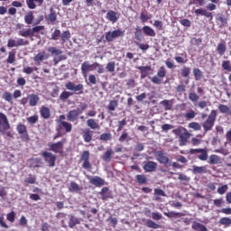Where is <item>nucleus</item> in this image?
Here are the masks:
<instances>
[{
	"mask_svg": "<svg viewBox=\"0 0 231 231\" xmlns=\"http://www.w3.org/2000/svg\"><path fill=\"white\" fill-rule=\"evenodd\" d=\"M10 121L5 113L0 112V133L7 138H14V133L12 132Z\"/></svg>",
	"mask_w": 231,
	"mask_h": 231,
	"instance_id": "nucleus-1",
	"label": "nucleus"
},
{
	"mask_svg": "<svg viewBox=\"0 0 231 231\" xmlns=\"http://www.w3.org/2000/svg\"><path fill=\"white\" fill-rule=\"evenodd\" d=\"M172 134H176V136H179V144L180 147L187 145L191 136L190 133H189V130L183 126H180L172 130Z\"/></svg>",
	"mask_w": 231,
	"mask_h": 231,
	"instance_id": "nucleus-2",
	"label": "nucleus"
},
{
	"mask_svg": "<svg viewBox=\"0 0 231 231\" xmlns=\"http://www.w3.org/2000/svg\"><path fill=\"white\" fill-rule=\"evenodd\" d=\"M97 69V73H104V66L98 62H94L93 64H89V61H84L81 64V73L83 77L86 79L88 77V73L89 71H95Z\"/></svg>",
	"mask_w": 231,
	"mask_h": 231,
	"instance_id": "nucleus-3",
	"label": "nucleus"
},
{
	"mask_svg": "<svg viewBox=\"0 0 231 231\" xmlns=\"http://www.w3.org/2000/svg\"><path fill=\"white\" fill-rule=\"evenodd\" d=\"M86 109H88V104L80 103L79 107L69 111V113L67 114V120L69 122H75L76 120H78L79 116H80V115H82V113L86 111Z\"/></svg>",
	"mask_w": 231,
	"mask_h": 231,
	"instance_id": "nucleus-4",
	"label": "nucleus"
},
{
	"mask_svg": "<svg viewBox=\"0 0 231 231\" xmlns=\"http://www.w3.org/2000/svg\"><path fill=\"white\" fill-rule=\"evenodd\" d=\"M216 118H217V111L211 110L210 114L208 116V120H206L202 124V127L206 133H208V131H212V128L216 124Z\"/></svg>",
	"mask_w": 231,
	"mask_h": 231,
	"instance_id": "nucleus-5",
	"label": "nucleus"
},
{
	"mask_svg": "<svg viewBox=\"0 0 231 231\" xmlns=\"http://www.w3.org/2000/svg\"><path fill=\"white\" fill-rule=\"evenodd\" d=\"M44 30V25H37L33 28L23 29L18 32V35L21 37H33L35 33L42 32Z\"/></svg>",
	"mask_w": 231,
	"mask_h": 231,
	"instance_id": "nucleus-6",
	"label": "nucleus"
},
{
	"mask_svg": "<svg viewBox=\"0 0 231 231\" xmlns=\"http://www.w3.org/2000/svg\"><path fill=\"white\" fill-rule=\"evenodd\" d=\"M125 35V31L122 29H117L114 31L106 32L105 34V39L107 42H113L115 39H118V37H124Z\"/></svg>",
	"mask_w": 231,
	"mask_h": 231,
	"instance_id": "nucleus-7",
	"label": "nucleus"
},
{
	"mask_svg": "<svg viewBox=\"0 0 231 231\" xmlns=\"http://www.w3.org/2000/svg\"><path fill=\"white\" fill-rule=\"evenodd\" d=\"M41 156L43 158L45 163L48 164V167H55V162H57V155L53 154L51 152L44 151L41 153Z\"/></svg>",
	"mask_w": 231,
	"mask_h": 231,
	"instance_id": "nucleus-8",
	"label": "nucleus"
},
{
	"mask_svg": "<svg viewBox=\"0 0 231 231\" xmlns=\"http://www.w3.org/2000/svg\"><path fill=\"white\" fill-rule=\"evenodd\" d=\"M64 143H66V139H62L57 143H50L48 144L49 151H52V152H55L56 154H62V152H64Z\"/></svg>",
	"mask_w": 231,
	"mask_h": 231,
	"instance_id": "nucleus-9",
	"label": "nucleus"
},
{
	"mask_svg": "<svg viewBox=\"0 0 231 231\" xmlns=\"http://www.w3.org/2000/svg\"><path fill=\"white\" fill-rule=\"evenodd\" d=\"M90 156L91 154L89 153V151H83L80 156V162H83L82 168L86 171H91V169H93V166L89 162Z\"/></svg>",
	"mask_w": 231,
	"mask_h": 231,
	"instance_id": "nucleus-10",
	"label": "nucleus"
},
{
	"mask_svg": "<svg viewBox=\"0 0 231 231\" xmlns=\"http://www.w3.org/2000/svg\"><path fill=\"white\" fill-rule=\"evenodd\" d=\"M65 88L69 91H73L75 95H82L84 93V85L80 83L78 85H75V83L69 81L65 85Z\"/></svg>",
	"mask_w": 231,
	"mask_h": 231,
	"instance_id": "nucleus-11",
	"label": "nucleus"
},
{
	"mask_svg": "<svg viewBox=\"0 0 231 231\" xmlns=\"http://www.w3.org/2000/svg\"><path fill=\"white\" fill-rule=\"evenodd\" d=\"M30 42L23 38H18L16 41L14 39H9L7 42V48H19V46H28Z\"/></svg>",
	"mask_w": 231,
	"mask_h": 231,
	"instance_id": "nucleus-12",
	"label": "nucleus"
},
{
	"mask_svg": "<svg viewBox=\"0 0 231 231\" xmlns=\"http://www.w3.org/2000/svg\"><path fill=\"white\" fill-rule=\"evenodd\" d=\"M156 160L165 167H171V159L163 152V151H158L155 153Z\"/></svg>",
	"mask_w": 231,
	"mask_h": 231,
	"instance_id": "nucleus-13",
	"label": "nucleus"
},
{
	"mask_svg": "<svg viewBox=\"0 0 231 231\" xmlns=\"http://www.w3.org/2000/svg\"><path fill=\"white\" fill-rule=\"evenodd\" d=\"M166 75H167V70L165 69V67L162 66L159 68L157 71V76H154L151 79V82H152V84H161L162 79H164Z\"/></svg>",
	"mask_w": 231,
	"mask_h": 231,
	"instance_id": "nucleus-14",
	"label": "nucleus"
},
{
	"mask_svg": "<svg viewBox=\"0 0 231 231\" xmlns=\"http://www.w3.org/2000/svg\"><path fill=\"white\" fill-rule=\"evenodd\" d=\"M200 153L199 155H198L199 160H200L201 162H207V160L208 159V152H207V149H190L189 150V154H198Z\"/></svg>",
	"mask_w": 231,
	"mask_h": 231,
	"instance_id": "nucleus-15",
	"label": "nucleus"
},
{
	"mask_svg": "<svg viewBox=\"0 0 231 231\" xmlns=\"http://www.w3.org/2000/svg\"><path fill=\"white\" fill-rule=\"evenodd\" d=\"M89 183L91 185H94V187H97V188H100V187H104V185H106V180L102 179L101 177H98V176H87Z\"/></svg>",
	"mask_w": 231,
	"mask_h": 231,
	"instance_id": "nucleus-16",
	"label": "nucleus"
},
{
	"mask_svg": "<svg viewBox=\"0 0 231 231\" xmlns=\"http://www.w3.org/2000/svg\"><path fill=\"white\" fill-rule=\"evenodd\" d=\"M95 132H93L89 128H84L81 130V136L86 143H90V142H93V134Z\"/></svg>",
	"mask_w": 231,
	"mask_h": 231,
	"instance_id": "nucleus-17",
	"label": "nucleus"
},
{
	"mask_svg": "<svg viewBox=\"0 0 231 231\" xmlns=\"http://www.w3.org/2000/svg\"><path fill=\"white\" fill-rule=\"evenodd\" d=\"M143 169L145 172H156L158 163L152 161L143 162Z\"/></svg>",
	"mask_w": 231,
	"mask_h": 231,
	"instance_id": "nucleus-18",
	"label": "nucleus"
},
{
	"mask_svg": "<svg viewBox=\"0 0 231 231\" xmlns=\"http://www.w3.org/2000/svg\"><path fill=\"white\" fill-rule=\"evenodd\" d=\"M45 21L48 24H56L57 23V11L53 7L50 8V14L45 15Z\"/></svg>",
	"mask_w": 231,
	"mask_h": 231,
	"instance_id": "nucleus-19",
	"label": "nucleus"
},
{
	"mask_svg": "<svg viewBox=\"0 0 231 231\" xmlns=\"http://www.w3.org/2000/svg\"><path fill=\"white\" fill-rule=\"evenodd\" d=\"M48 59H50V54L46 53V51H42L33 57V61L36 66H41V62H42V60H48Z\"/></svg>",
	"mask_w": 231,
	"mask_h": 231,
	"instance_id": "nucleus-20",
	"label": "nucleus"
},
{
	"mask_svg": "<svg viewBox=\"0 0 231 231\" xmlns=\"http://www.w3.org/2000/svg\"><path fill=\"white\" fill-rule=\"evenodd\" d=\"M16 131L18 134H20L22 140H28V129L26 128V125L23 124L17 125Z\"/></svg>",
	"mask_w": 231,
	"mask_h": 231,
	"instance_id": "nucleus-21",
	"label": "nucleus"
},
{
	"mask_svg": "<svg viewBox=\"0 0 231 231\" xmlns=\"http://www.w3.org/2000/svg\"><path fill=\"white\" fill-rule=\"evenodd\" d=\"M196 15H203V17H207V19H209V21H212L214 19V15L210 11H208L207 9L199 8L195 10Z\"/></svg>",
	"mask_w": 231,
	"mask_h": 231,
	"instance_id": "nucleus-22",
	"label": "nucleus"
},
{
	"mask_svg": "<svg viewBox=\"0 0 231 231\" xmlns=\"http://www.w3.org/2000/svg\"><path fill=\"white\" fill-rule=\"evenodd\" d=\"M217 23L219 25V28H223L228 24V19L223 15V14H217L216 15Z\"/></svg>",
	"mask_w": 231,
	"mask_h": 231,
	"instance_id": "nucleus-23",
	"label": "nucleus"
},
{
	"mask_svg": "<svg viewBox=\"0 0 231 231\" xmlns=\"http://www.w3.org/2000/svg\"><path fill=\"white\" fill-rule=\"evenodd\" d=\"M40 115L44 120H48L51 117V111L48 106H42L40 108Z\"/></svg>",
	"mask_w": 231,
	"mask_h": 231,
	"instance_id": "nucleus-24",
	"label": "nucleus"
},
{
	"mask_svg": "<svg viewBox=\"0 0 231 231\" xmlns=\"http://www.w3.org/2000/svg\"><path fill=\"white\" fill-rule=\"evenodd\" d=\"M35 3H37L38 6H42L44 0H26V5L30 10H35L37 8Z\"/></svg>",
	"mask_w": 231,
	"mask_h": 231,
	"instance_id": "nucleus-25",
	"label": "nucleus"
},
{
	"mask_svg": "<svg viewBox=\"0 0 231 231\" xmlns=\"http://www.w3.org/2000/svg\"><path fill=\"white\" fill-rule=\"evenodd\" d=\"M39 100H41V97L37 94L29 95V106L31 107H35L39 104Z\"/></svg>",
	"mask_w": 231,
	"mask_h": 231,
	"instance_id": "nucleus-26",
	"label": "nucleus"
},
{
	"mask_svg": "<svg viewBox=\"0 0 231 231\" xmlns=\"http://www.w3.org/2000/svg\"><path fill=\"white\" fill-rule=\"evenodd\" d=\"M99 194H100L101 199H103V201H106V199H109V198H111V190L107 187L102 188Z\"/></svg>",
	"mask_w": 231,
	"mask_h": 231,
	"instance_id": "nucleus-27",
	"label": "nucleus"
},
{
	"mask_svg": "<svg viewBox=\"0 0 231 231\" xmlns=\"http://www.w3.org/2000/svg\"><path fill=\"white\" fill-rule=\"evenodd\" d=\"M143 32L144 35H147V37H156V32L149 25H144L143 27Z\"/></svg>",
	"mask_w": 231,
	"mask_h": 231,
	"instance_id": "nucleus-28",
	"label": "nucleus"
},
{
	"mask_svg": "<svg viewBox=\"0 0 231 231\" xmlns=\"http://www.w3.org/2000/svg\"><path fill=\"white\" fill-rule=\"evenodd\" d=\"M58 127H60V129H65V133H71V130L73 129V125H71V123L69 122H60V124L58 125Z\"/></svg>",
	"mask_w": 231,
	"mask_h": 231,
	"instance_id": "nucleus-29",
	"label": "nucleus"
},
{
	"mask_svg": "<svg viewBox=\"0 0 231 231\" xmlns=\"http://www.w3.org/2000/svg\"><path fill=\"white\" fill-rule=\"evenodd\" d=\"M217 51L220 56H223L225 53H226V42L225 41H222V42L217 44Z\"/></svg>",
	"mask_w": 231,
	"mask_h": 231,
	"instance_id": "nucleus-30",
	"label": "nucleus"
},
{
	"mask_svg": "<svg viewBox=\"0 0 231 231\" xmlns=\"http://www.w3.org/2000/svg\"><path fill=\"white\" fill-rule=\"evenodd\" d=\"M106 19L110 21L113 24L118 21V17L116 16V12L110 10L106 13Z\"/></svg>",
	"mask_w": 231,
	"mask_h": 231,
	"instance_id": "nucleus-31",
	"label": "nucleus"
},
{
	"mask_svg": "<svg viewBox=\"0 0 231 231\" xmlns=\"http://www.w3.org/2000/svg\"><path fill=\"white\" fill-rule=\"evenodd\" d=\"M116 107H118V101L110 100L109 104L106 106V109L110 115H113V111H116Z\"/></svg>",
	"mask_w": 231,
	"mask_h": 231,
	"instance_id": "nucleus-32",
	"label": "nucleus"
},
{
	"mask_svg": "<svg viewBox=\"0 0 231 231\" xmlns=\"http://www.w3.org/2000/svg\"><path fill=\"white\" fill-rule=\"evenodd\" d=\"M154 196H155V199H154L155 201H162V198H160V196H162V198H167V194L162 189H155Z\"/></svg>",
	"mask_w": 231,
	"mask_h": 231,
	"instance_id": "nucleus-33",
	"label": "nucleus"
},
{
	"mask_svg": "<svg viewBox=\"0 0 231 231\" xmlns=\"http://www.w3.org/2000/svg\"><path fill=\"white\" fill-rule=\"evenodd\" d=\"M191 228L192 230H196V231H208V229H207V226H203V224L199 223V222H196L194 221L191 225Z\"/></svg>",
	"mask_w": 231,
	"mask_h": 231,
	"instance_id": "nucleus-34",
	"label": "nucleus"
},
{
	"mask_svg": "<svg viewBox=\"0 0 231 231\" xmlns=\"http://www.w3.org/2000/svg\"><path fill=\"white\" fill-rule=\"evenodd\" d=\"M193 174H206L207 172V166H193L192 169Z\"/></svg>",
	"mask_w": 231,
	"mask_h": 231,
	"instance_id": "nucleus-35",
	"label": "nucleus"
},
{
	"mask_svg": "<svg viewBox=\"0 0 231 231\" xmlns=\"http://www.w3.org/2000/svg\"><path fill=\"white\" fill-rule=\"evenodd\" d=\"M118 142H120V143H124L125 142H131V136H129V134L126 130L122 132V134L118 138Z\"/></svg>",
	"mask_w": 231,
	"mask_h": 231,
	"instance_id": "nucleus-36",
	"label": "nucleus"
},
{
	"mask_svg": "<svg viewBox=\"0 0 231 231\" xmlns=\"http://www.w3.org/2000/svg\"><path fill=\"white\" fill-rule=\"evenodd\" d=\"M135 41L141 42L143 39V32H142V27L137 26L134 32Z\"/></svg>",
	"mask_w": 231,
	"mask_h": 231,
	"instance_id": "nucleus-37",
	"label": "nucleus"
},
{
	"mask_svg": "<svg viewBox=\"0 0 231 231\" xmlns=\"http://www.w3.org/2000/svg\"><path fill=\"white\" fill-rule=\"evenodd\" d=\"M87 125L88 127H89L90 129H100V125H98V123H97V121H95V119H88L87 121Z\"/></svg>",
	"mask_w": 231,
	"mask_h": 231,
	"instance_id": "nucleus-38",
	"label": "nucleus"
},
{
	"mask_svg": "<svg viewBox=\"0 0 231 231\" xmlns=\"http://www.w3.org/2000/svg\"><path fill=\"white\" fill-rule=\"evenodd\" d=\"M69 39H71V32H69V31H64L60 34V41H61L62 44H64V42H68V41Z\"/></svg>",
	"mask_w": 231,
	"mask_h": 231,
	"instance_id": "nucleus-39",
	"label": "nucleus"
},
{
	"mask_svg": "<svg viewBox=\"0 0 231 231\" xmlns=\"http://www.w3.org/2000/svg\"><path fill=\"white\" fill-rule=\"evenodd\" d=\"M70 192H81L82 187H80L77 182L71 181L70 182V188H69Z\"/></svg>",
	"mask_w": 231,
	"mask_h": 231,
	"instance_id": "nucleus-40",
	"label": "nucleus"
},
{
	"mask_svg": "<svg viewBox=\"0 0 231 231\" xmlns=\"http://www.w3.org/2000/svg\"><path fill=\"white\" fill-rule=\"evenodd\" d=\"M77 225H80V219L75 217H71L69 220V228H75Z\"/></svg>",
	"mask_w": 231,
	"mask_h": 231,
	"instance_id": "nucleus-41",
	"label": "nucleus"
},
{
	"mask_svg": "<svg viewBox=\"0 0 231 231\" xmlns=\"http://www.w3.org/2000/svg\"><path fill=\"white\" fill-rule=\"evenodd\" d=\"M112 158H113V150L107 149L105 154L102 156V160H104V162H111Z\"/></svg>",
	"mask_w": 231,
	"mask_h": 231,
	"instance_id": "nucleus-42",
	"label": "nucleus"
},
{
	"mask_svg": "<svg viewBox=\"0 0 231 231\" xmlns=\"http://www.w3.org/2000/svg\"><path fill=\"white\" fill-rule=\"evenodd\" d=\"M221 162V158L216 154H212L209 156V162L210 165H217Z\"/></svg>",
	"mask_w": 231,
	"mask_h": 231,
	"instance_id": "nucleus-43",
	"label": "nucleus"
},
{
	"mask_svg": "<svg viewBox=\"0 0 231 231\" xmlns=\"http://www.w3.org/2000/svg\"><path fill=\"white\" fill-rule=\"evenodd\" d=\"M24 183H26V185H34V183H37V177L29 174V177L24 180Z\"/></svg>",
	"mask_w": 231,
	"mask_h": 231,
	"instance_id": "nucleus-44",
	"label": "nucleus"
},
{
	"mask_svg": "<svg viewBox=\"0 0 231 231\" xmlns=\"http://www.w3.org/2000/svg\"><path fill=\"white\" fill-rule=\"evenodd\" d=\"M136 181L139 185H145L147 183V176L144 174L136 175Z\"/></svg>",
	"mask_w": 231,
	"mask_h": 231,
	"instance_id": "nucleus-45",
	"label": "nucleus"
},
{
	"mask_svg": "<svg viewBox=\"0 0 231 231\" xmlns=\"http://www.w3.org/2000/svg\"><path fill=\"white\" fill-rule=\"evenodd\" d=\"M145 226L148 228H153L154 230L160 228V225L151 219L146 220Z\"/></svg>",
	"mask_w": 231,
	"mask_h": 231,
	"instance_id": "nucleus-46",
	"label": "nucleus"
},
{
	"mask_svg": "<svg viewBox=\"0 0 231 231\" xmlns=\"http://www.w3.org/2000/svg\"><path fill=\"white\" fill-rule=\"evenodd\" d=\"M3 98L5 100V102H9V104H14V96H12V93L5 91L3 94Z\"/></svg>",
	"mask_w": 231,
	"mask_h": 231,
	"instance_id": "nucleus-47",
	"label": "nucleus"
},
{
	"mask_svg": "<svg viewBox=\"0 0 231 231\" xmlns=\"http://www.w3.org/2000/svg\"><path fill=\"white\" fill-rule=\"evenodd\" d=\"M137 69L142 73V75H144V77H147L149 75V72L151 71V66H140L137 67Z\"/></svg>",
	"mask_w": 231,
	"mask_h": 231,
	"instance_id": "nucleus-48",
	"label": "nucleus"
},
{
	"mask_svg": "<svg viewBox=\"0 0 231 231\" xmlns=\"http://www.w3.org/2000/svg\"><path fill=\"white\" fill-rule=\"evenodd\" d=\"M99 140L102 142H109V140H113V134H111V133L101 134Z\"/></svg>",
	"mask_w": 231,
	"mask_h": 231,
	"instance_id": "nucleus-49",
	"label": "nucleus"
},
{
	"mask_svg": "<svg viewBox=\"0 0 231 231\" xmlns=\"http://www.w3.org/2000/svg\"><path fill=\"white\" fill-rule=\"evenodd\" d=\"M33 19H35V17L33 16V13L32 12H29L24 16V22L26 24H32V23H33Z\"/></svg>",
	"mask_w": 231,
	"mask_h": 231,
	"instance_id": "nucleus-50",
	"label": "nucleus"
},
{
	"mask_svg": "<svg viewBox=\"0 0 231 231\" xmlns=\"http://www.w3.org/2000/svg\"><path fill=\"white\" fill-rule=\"evenodd\" d=\"M193 75L195 80H201V79H203V72L199 69H193Z\"/></svg>",
	"mask_w": 231,
	"mask_h": 231,
	"instance_id": "nucleus-51",
	"label": "nucleus"
},
{
	"mask_svg": "<svg viewBox=\"0 0 231 231\" xmlns=\"http://www.w3.org/2000/svg\"><path fill=\"white\" fill-rule=\"evenodd\" d=\"M161 106H163V107L165 108V111H171V109H172V104L171 103V101L164 99L162 101H161Z\"/></svg>",
	"mask_w": 231,
	"mask_h": 231,
	"instance_id": "nucleus-52",
	"label": "nucleus"
},
{
	"mask_svg": "<svg viewBox=\"0 0 231 231\" xmlns=\"http://www.w3.org/2000/svg\"><path fill=\"white\" fill-rule=\"evenodd\" d=\"M188 127L193 129V131H201V125L198 122H191L189 124Z\"/></svg>",
	"mask_w": 231,
	"mask_h": 231,
	"instance_id": "nucleus-53",
	"label": "nucleus"
},
{
	"mask_svg": "<svg viewBox=\"0 0 231 231\" xmlns=\"http://www.w3.org/2000/svg\"><path fill=\"white\" fill-rule=\"evenodd\" d=\"M181 77H184V79H187L189 75H190V67L184 66L180 70Z\"/></svg>",
	"mask_w": 231,
	"mask_h": 231,
	"instance_id": "nucleus-54",
	"label": "nucleus"
},
{
	"mask_svg": "<svg viewBox=\"0 0 231 231\" xmlns=\"http://www.w3.org/2000/svg\"><path fill=\"white\" fill-rule=\"evenodd\" d=\"M174 60H176L178 64H187V62H189V60H187V54H185V58L181 56H175Z\"/></svg>",
	"mask_w": 231,
	"mask_h": 231,
	"instance_id": "nucleus-55",
	"label": "nucleus"
},
{
	"mask_svg": "<svg viewBox=\"0 0 231 231\" xmlns=\"http://www.w3.org/2000/svg\"><path fill=\"white\" fill-rule=\"evenodd\" d=\"M164 216H166V217H181L183 215L181 213L170 211V212H165Z\"/></svg>",
	"mask_w": 231,
	"mask_h": 231,
	"instance_id": "nucleus-56",
	"label": "nucleus"
},
{
	"mask_svg": "<svg viewBox=\"0 0 231 231\" xmlns=\"http://www.w3.org/2000/svg\"><path fill=\"white\" fill-rule=\"evenodd\" d=\"M219 224L224 225L225 226H230L231 225V218L224 217L219 219Z\"/></svg>",
	"mask_w": 231,
	"mask_h": 231,
	"instance_id": "nucleus-57",
	"label": "nucleus"
},
{
	"mask_svg": "<svg viewBox=\"0 0 231 231\" xmlns=\"http://www.w3.org/2000/svg\"><path fill=\"white\" fill-rule=\"evenodd\" d=\"M7 64H14L15 62V52L10 51L6 60Z\"/></svg>",
	"mask_w": 231,
	"mask_h": 231,
	"instance_id": "nucleus-58",
	"label": "nucleus"
},
{
	"mask_svg": "<svg viewBox=\"0 0 231 231\" xmlns=\"http://www.w3.org/2000/svg\"><path fill=\"white\" fill-rule=\"evenodd\" d=\"M227 190H228V185L224 184L217 189V194H220V196H223V194H226Z\"/></svg>",
	"mask_w": 231,
	"mask_h": 231,
	"instance_id": "nucleus-59",
	"label": "nucleus"
},
{
	"mask_svg": "<svg viewBox=\"0 0 231 231\" xmlns=\"http://www.w3.org/2000/svg\"><path fill=\"white\" fill-rule=\"evenodd\" d=\"M6 219H7V221H9V223H14L15 222V211H11L10 213H7Z\"/></svg>",
	"mask_w": 231,
	"mask_h": 231,
	"instance_id": "nucleus-60",
	"label": "nucleus"
},
{
	"mask_svg": "<svg viewBox=\"0 0 231 231\" xmlns=\"http://www.w3.org/2000/svg\"><path fill=\"white\" fill-rule=\"evenodd\" d=\"M48 51L51 53V55H62V51L60 49H57L56 47H50L48 49Z\"/></svg>",
	"mask_w": 231,
	"mask_h": 231,
	"instance_id": "nucleus-61",
	"label": "nucleus"
},
{
	"mask_svg": "<svg viewBox=\"0 0 231 231\" xmlns=\"http://www.w3.org/2000/svg\"><path fill=\"white\" fill-rule=\"evenodd\" d=\"M61 32L60 30L55 29L54 32L51 34V41H59V37H60Z\"/></svg>",
	"mask_w": 231,
	"mask_h": 231,
	"instance_id": "nucleus-62",
	"label": "nucleus"
},
{
	"mask_svg": "<svg viewBox=\"0 0 231 231\" xmlns=\"http://www.w3.org/2000/svg\"><path fill=\"white\" fill-rule=\"evenodd\" d=\"M115 68H116L115 61H110V62H108V63L106 64V71H108L109 73H114Z\"/></svg>",
	"mask_w": 231,
	"mask_h": 231,
	"instance_id": "nucleus-63",
	"label": "nucleus"
},
{
	"mask_svg": "<svg viewBox=\"0 0 231 231\" xmlns=\"http://www.w3.org/2000/svg\"><path fill=\"white\" fill-rule=\"evenodd\" d=\"M222 68L223 69H225L226 71H231V63L230 60H224L222 62Z\"/></svg>",
	"mask_w": 231,
	"mask_h": 231,
	"instance_id": "nucleus-64",
	"label": "nucleus"
}]
</instances>
